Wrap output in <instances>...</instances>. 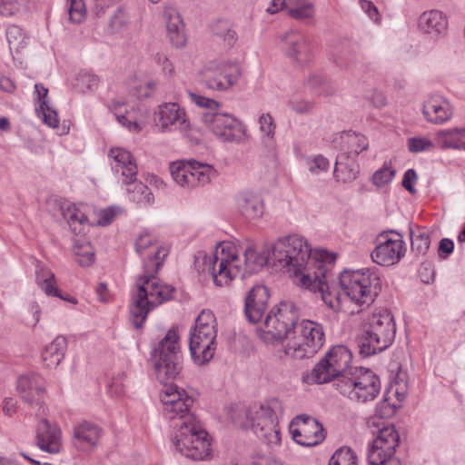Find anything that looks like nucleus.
Masks as SVG:
<instances>
[{"label": "nucleus", "instance_id": "34", "mask_svg": "<svg viewBox=\"0 0 465 465\" xmlns=\"http://www.w3.org/2000/svg\"><path fill=\"white\" fill-rule=\"evenodd\" d=\"M66 349V339L64 336H57L42 352L45 366L49 369L56 368L64 358Z\"/></svg>", "mask_w": 465, "mask_h": 465}, {"label": "nucleus", "instance_id": "21", "mask_svg": "<svg viewBox=\"0 0 465 465\" xmlns=\"http://www.w3.org/2000/svg\"><path fill=\"white\" fill-rule=\"evenodd\" d=\"M452 106L443 96L433 94L423 103L422 114L425 120L433 124H442L452 117Z\"/></svg>", "mask_w": 465, "mask_h": 465}, {"label": "nucleus", "instance_id": "3", "mask_svg": "<svg viewBox=\"0 0 465 465\" xmlns=\"http://www.w3.org/2000/svg\"><path fill=\"white\" fill-rule=\"evenodd\" d=\"M287 237L280 238L274 242L271 248V254L269 250L258 252L252 246H249L243 252V261L239 256L234 243L226 241L218 242L208 258L209 271L213 283L219 287L228 286L238 276L256 272L270 261L273 266L287 271V267H281L273 257L275 244Z\"/></svg>", "mask_w": 465, "mask_h": 465}, {"label": "nucleus", "instance_id": "32", "mask_svg": "<svg viewBox=\"0 0 465 465\" xmlns=\"http://www.w3.org/2000/svg\"><path fill=\"white\" fill-rule=\"evenodd\" d=\"M339 139L341 141V153H344L350 159H353L368 147L367 138L353 132H344L340 134Z\"/></svg>", "mask_w": 465, "mask_h": 465}, {"label": "nucleus", "instance_id": "40", "mask_svg": "<svg viewBox=\"0 0 465 465\" xmlns=\"http://www.w3.org/2000/svg\"><path fill=\"white\" fill-rule=\"evenodd\" d=\"M211 324V330L205 331V339H211L210 342L205 346V363L213 359L216 349L215 340L217 337V322L213 313L205 310V328Z\"/></svg>", "mask_w": 465, "mask_h": 465}, {"label": "nucleus", "instance_id": "50", "mask_svg": "<svg viewBox=\"0 0 465 465\" xmlns=\"http://www.w3.org/2000/svg\"><path fill=\"white\" fill-rule=\"evenodd\" d=\"M307 164L310 172L314 174H318L321 172H326L330 166L328 159L322 154L316 155L312 159H308Z\"/></svg>", "mask_w": 465, "mask_h": 465}, {"label": "nucleus", "instance_id": "31", "mask_svg": "<svg viewBox=\"0 0 465 465\" xmlns=\"http://www.w3.org/2000/svg\"><path fill=\"white\" fill-rule=\"evenodd\" d=\"M159 122L163 129L177 124L181 129L185 128V114L176 103H166L159 106Z\"/></svg>", "mask_w": 465, "mask_h": 465}, {"label": "nucleus", "instance_id": "58", "mask_svg": "<svg viewBox=\"0 0 465 465\" xmlns=\"http://www.w3.org/2000/svg\"><path fill=\"white\" fill-rule=\"evenodd\" d=\"M289 104L292 110L300 114L306 113L312 108V104L308 101L291 100Z\"/></svg>", "mask_w": 465, "mask_h": 465}, {"label": "nucleus", "instance_id": "42", "mask_svg": "<svg viewBox=\"0 0 465 465\" xmlns=\"http://www.w3.org/2000/svg\"><path fill=\"white\" fill-rule=\"evenodd\" d=\"M289 15L294 19L311 17L313 13L312 5L308 0H286Z\"/></svg>", "mask_w": 465, "mask_h": 465}, {"label": "nucleus", "instance_id": "52", "mask_svg": "<svg viewBox=\"0 0 465 465\" xmlns=\"http://www.w3.org/2000/svg\"><path fill=\"white\" fill-rule=\"evenodd\" d=\"M20 10V4L16 0H0V15L12 16Z\"/></svg>", "mask_w": 465, "mask_h": 465}, {"label": "nucleus", "instance_id": "51", "mask_svg": "<svg viewBox=\"0 0 465 465\" xmlns=\"http://www.w3.org/2000/svg\"><path fill=\"white\" fill-rule=\"evenodd\" d=\"M154 242L155 240L150 233H143L135 241V251L140 255H143L144 252L152 247Z\"/></svg>", "mask_w": 465, "mask_h": 465}, {"label": "nucleus", "instance_id": "44", "mask_svg": "<svg viewBox=\"0 0 465 465\" xmlns=\"http://www.w3.org/2000/svg\"><path fill=\"white\" fill-rule=\"evenodd\" d=\"M69 21L73 24H80L86 16L85 5L83 0H65Z\"/></svg>", "mask_w": 465, "mask_h": 465}, {"label": "nucleus", "instance_id": "6", "mask_svg": "<svg viewBox=\"0 0 465 465\" xmlns=\"http://www.w3.org/2000/svg\"><path fill=\"white\" fill-rule=\"evenodd\" d=\"M352 353L343 345L333 346L311 371L302 375L307 384H322L332 381L334 387L343 376H350L357 367L351 366Z\"/></svg>", "mask_w": 465, "mask_h": 465}, {"label": "nucleus", "instance_id": "5", "mask_svg": "<svg viewBox=\"0 0 465 465\" xmlns=\"http://www.w3.org/2000/svg\"><path fill=\"white\" fill-rule=\"evenodd\" d=\"M280 409L281 402L273 398L249 407L232 405L228 415L235 426L252 430L257 437L265 440L269 444H279L281 437L276 411Z\"/></svg>", "mask_w": 465, "mask_h": 465}, {"label": "nucleus", "instance_id": "45", "mask_svg": "<svg viewBox=\"0 0 465 465\" xmlns=\"http://www.w3.org/2000/svg\"><path fill=\"white\" fill-rule=\"evenodd\" d=\"M35 111L38 116L43 118L45 124L53 128L58 126L59 119L57 113L49 106L48 102H42L39 106L35 108Z\"/></svg>", "mask_w": 465, "mask_h": 465}, {"label": "nucleus", "instance_id": "41", "mask_svg": "<svg viewBox=\"0 0 465 465\" xmlns=\"http://www.w3.org/2000/svg\"><path fill=\"white\" fill-rule=\"evenodd\" d=\"M328 465H359V459L351 448L342 446L331 456Z\"/></svg>", "mask_w": 465, "mask_h": 465}, {"label": "nucleus", "instance_id": "13", "mask_svg": "<svg viewBox=\"0 0 465 465\" xmlns=\"http://www.w3.org/2000/svg\"><path fill=\"white\" fill-rule=\"evenodd\" d=\"M335 389L343 396L358 403L373 401L381 391V381L372 371L356 368L350 376H343Z\"/></svg>", "mask_w": 465, "mask_h": 465}, {"label": "nucleus", "instance_id": "63", "mask_svg": "<svg viewBox=\"0 0 465 465\" xmlns=\"http://www.w3.org/2000/svg\"><path fill=\"white\" fill-rule=\"evenodd\" d=\"M376 413L381 417H388L393 413V409L391 404L383 401L379 403L376 408Z\"/></svg>", "mask_w": 465, "mask_h": 465}, {"label": "nucleus", "instance_id": "24", "mask_svg": "<svg viewBox=\"0 0 465 465\" xmlns=\"http://www.w3.org/2000/svg\"><path fill=\"white\" fill-rule=\"evenodd\" d=\"M166 31L171 44L174 47H183L186 43L184 24L178 10L173 6H165L163 13Z\"/></svg>", "mask_w": 465, "mask_h": 465}, {"label": "nucleus", "instance_id": "33", "mask_svg": "<svg viewBox=\"0 0 465 465\" xmlns=\"http://www.w3.org/2000/svg\"><path fill=\"white\" fill-rule=\"evenodd\" d=\"M447 26V19L439 10L424 12L419 18V28L425 34L440 35Z\"/></svg>", "mask_w": 465, "mask_h": 465}, {"label": "nucleus", "instance_id": "35", "mask_svg": "<svg viewBox=\"0 0 465 465\" xmlns=\"http://www.w3.org/2000/svg\"><path fill=\"white\" fill-rule=\"evenodd\" d=\"M436 143L441 149L465 150V127L439 131Z\"/></svg>", "mask_w": 465, "mask_h": 465}, {"label": "nucleus", "instance_id": "37", "mask_svg": "<svg viewBox=\"0 0 465 465\" xmlns=\"http://www.w3.org/2000/svg\"><path fill=\"white\" fill-rule=\"evenodd\" d=\"M359 172V165L353 162V159L347 158L344 153L338 154L333 171L337 181L351 182L357 178Z\"/></svg>", "mask_w": 465, "mask_h": 465}, {"label": "nucleus", "instance_id": "18", "mask_svg": "<svg viewBox=\"0 0 465 465\" xmlns=\"http://www.w3.org/2000/svg\"><path fill=\"white\" fill-rule=\"evenodd\" d=\"M282 41L284 43L283 52L292 63L303 67L312 60V52L308 37L302 32L290 31L286 33Z\"/></svg>", "mask_w": 465, "mask_h": 465}, {"label": "nucleus", "instance_id": "15", "mask_svg": "<svg viewBox=\"0 0 465 465\" xmlns=\"http://www.w3.org/2000/svg\"><path fill=\"white\" fill-rule=\"evenodd\" d=\"M241 75L240 66L228 60H212L205 65V85L213 90L226 91Z\"/></svg>", "mask_w": 465, "mask_h": 465}, {"label": "nucleus", "instance_id": "11", "mask_svg": "<svg viewBox=\"0 0 465 465\" xmlns=\"http://www.w3.org/2000/svg\"><path fill=\"white\" fill-rule=\"evenodd\" d=\"M325 334L322 326L313 321L302 320L297 322L289 338L284 352L293 359L302 360L312 357L323 346Z\"/></svg>", "mask_w": 465, "mask_h": 465}, {"label": "nucleus", "instance_id": "28", "mask_svg": "<svg viewBox=\"0 0 465 465\" xmlns=\"http://www.w3.org/2000/svg\"><path fill=\"white\" fill-rule=\"evenodd\" d=\"M108 156L113 158L115 164L113 169L115 172L121 171L123 178L133 180L137 175V165L130 152L124 148H113L110 150Z\"/></svg>", "mask_w": 465, "mask_h": 465}, {"label": "nucleus", "instance_id": "59", "mask_svg": "<svg viewBox=\"0 0 465 465\" xmlns=\"http://www.w3.org/2000/svg\"><path fill=\"white\" fill-rule=\"evenodd\" d=\"M252 465H282L278 460L265 455H255L252 458Z\"/></svg>", "mask_w": 465, "mask_h": 465}, {"label": "nucleus", "instance_id": "1", "mask_svg": "<svg viewBox=\"0 0 465 465\" xmlns=\"http://www.w3.org/2000/svg\"><path fill=\"white\" fill-rule=\"evenodd\" d=\"M273 257L298 286L318 293L323 302L333 311L341 308L340 292L328 284L329 266L335 255L324 250H312L306 240L299 235H289L279 241L273 248Z\"/></svg>", "mask_w": 465, "mask_h": 465}, {"label": "nucleus", "instance_id": "20", "mask_svg": "<svg viewBox=\"0 0 465 465\" xmlns=\"http://www.w3.org/2000/svg\"><path fill=\"white\" fill-rule=\"evenodd\" d=\"M173 179L182 187L194 188L201 183L203 175V163L194 159L176 161L170 163Z\"/></svg>", "mask_w": 465, "mask_h": 465}, {"label": "nucleus", "instance_id": "10", "mask_svg": "<svg viewBox=\"0 0 465 465\" xmlns=\"http://www.w3.org/2000/svg\"><path fill=\"white\" fill-rule=\"evenodd\" d=\"M299 312L292 302H282L266 316L263 327L257 331L258 337L266 344H278L292 336Z\"/></svg>", "mask_w": 465, "mask_h": 465}, {"label": "nucleus", "instance_id": "8", "mask_svg": "<svg viewBox=\"0 0 465 465\" xmlns=\"http://www.w3.org/2000/svg\"><path fill=\"white\" fill-rule=\"evenodd\" d=\"M178 327L173 326L152 352L156 379L167 386L173 384L182 370Z\"/></svg>", "mask_w": 465, "mask_h": 465}, {"label": "nucleus", "instance_id": "26", "mask_svg": "<svg viewBox=\"0 0 465 465\" xmlns=\"http://www.w3.org/2000/svg\"><path fill=\"white\" fill-rule=\"evenodd\" d=\"M240 213L247 220H255L262 216L264 203L262 197L252 192H242L237 197Z\"/></svg>", "mask_w": 465, "mask_h": 465}, {"label": "nucleus", "instance_id": "29", "mask_svg": "<svg viewBox=\"0 0 465 465\" xmlns=\"http://www.w3.org/2000/svg\"><path fill=\"white\" fill-rule=\"evenodd\" d=\"M203 310H202L195 319L194 325L191 327L189 331V351L191 358L199 366L203 365V323L202 317Z\"/></svg>", "mask_w": 465, "mask_h": 465}, {"label": "nucleus", "instance_id": "19", "mask_svg": "<svg viewBox=\"0 0 465 465\" xmlns=\"http://www.w3.org/2000/svg\"><path fill=\"white\" fill-rule=\"evenodd\" d=\"M17 391L22 400L31 407H38L36 416L45 413L44 397L45 394L44 379L36 373L20 376L17 380Z\"/></svg>", "mask_w": 465, "mask_h": 465}, {"label": "nucleus", "instance_id": "61", "mask_svg": "<svg viewBox=\"0 0 465 465\" xmlns=\"http://www.w3.org/2000/svg\"><path fill=\"white\" fill-rule=\"evenodd\" d=\"M115 115H116L117 121L124 126H126L129 131L138 132L141 130L139 124L136 122L128 120L124 114H115Z\"/></svg>", "mask_w": 465, "mask_h": 465}, {"label": "nucleus", "instance_id": "12", "mask_svg": "<svg viewBox=\"0 0 465 465\" xmlns=\"http://www.w3.org/2000/svg\"><path fill=\"white\" fill-rule=\"evenodd\" d=\"M219 107L220 103L205 98V128L223 142H244L246 126L233 115L218 112Z\"/></svg>", "mask_w": 465, "mask_h": 465}, {"label": "nucleus", "instance_id": "4", "mask_svg": "<svg viewBox=\"0 0 465 465\" xmlns=\"http://www.w3.org/2000/svg\"><path fill=\"white\" fill-rule=\"evenodd\" d=\"M167 254V249L159 247L147 253L148 259L143 262V274L136 281L137 291L129 308L130 321L135 329L143 328L150 311L173 297L175 288L155 277Z\"/></svg>", "mask_w": 465, "mask_h": 465}, {"label": "nucleus", "instance_id": "47", "mask_svg": "<svg viewBox=\"0 0 465 465\" xmlns=\"http://www.w3.org/2000/svg\"><path fill=\"white\" fill-rule=\"evenodd\" d=\"M259 125L261 133L269 139H273L275 134L276 124L270 114H262L259 117Z\"/></svg>", "mask_w": 465, "mask_h": 465}, {"label": "nucleus", "instance_id": "57", "mask_svg": "<svg viewBox=\"0 0 465 465\" xmlns=\"http://www.w3.org/2000/svg\"><path fill=\"white\" fill-rule=\"evenodd\" d=\"M287 1L286 0H269L268 6L266 7V12L274 15L278 12L287 9Z\"/></svg>", "mask_w": 465, "mask_h": 465}, {"label": "nucleus", "instance_id": "43", "mask_svg": "<svg viewBox=\"0 0 465 465\" xmlns=\"http://www.w3.org/2000/svg\"><path fill=\"white\" fill-rule=\"evenodd\" d=\"M74 252L76 257V262L80 266H90L94 262V250L89 242L82 244L76 242L74 246Z\"/></svg>", "mask_w": 465, "mask_h": 465}, {"label": "nucleus", "instance_id": "23", "mask_svg": "<svg viewBox=\"0 0 465 465\" xmlns=\"http://www.w3.org/2000/svg\"><path fill=\"white\" fill-rule=\"evenodd\" d=\"M60 429L43 419L36 427V444L44 451L58 453L61 447Z\"/></svg>", "mask_w": 465, "mask_h": 465}, {"label": "nucleus", "instance_id": "16", "mask_svg": "<svg viewBox=\"0 0 465 465\" xmlns=\"http://www.w3.org/2000/svg\"><path fill=\"white\" fill-rule=\"evenodd\" d=\"M400 444V434L392 425L381 429L369 446L367 459L371 465H380L395 456Z\"/></svg>", "mask_w": 465, "mask_h": 465}, {"label": "nucleus", "instance_id": "53", "mask_svg": "<svg viewBox=\"0 0 465 465\" xmlns=\"http://www.w3.org/2000/svg\"><path fill=\"white\" fill-rule=\"evenodd\" d=\"M359 5L364 13L376 24L381 22V15L378 8L374 5L371 1L360 0Z\"/></svg>", "mask_w": 465, "mask_h": 465}, {"label": "nucleus", "instance_id": "30", "mask_svg": "<svg viewBox=\"0 0 465 465\" xmlns=\"http://www.w3.org/2000/svg\"><path fill=\"white\" fill-rule=\"evenodd\" d=\"M101 436V429L88 421L80 423L74 429V443L77 448L94 447Z\"/></svg>", "mask_w": 465, "mask_h": 465}, {"label": "nucleus", "instance_id": "62", "mask_svg": "<svg viewBox=\"0 0 465 465\" xmlns=\"http://www.w3.org/2000/svg\"><path fill=\"white\" fill-rule=\"evenodd\" d=\"M454 243L451 240L443 238L440 242L439 254L445 253L446 255L450 254L453 252Z\"/></svg>", "mask_w": 465, "mask_h": 465}, {"label": "nucleus", "instance_id": "64", "mask_svg": "<svg viewBox=\"0 0 465 465\" xmlns=\"http://www.w3.org/2000/svg\"><path fill=\"white\" fill-rule=\"evenodd\" d=\"M80 81L87 84L88 89H92L98 84V77L91 74H84L80 75Z\"/></svg>", "mask_w": 465, "mask_h": 465}, {"label": "nucleus", "instance_id": "49", "mask_svg": "<svg viewBox=\"0 0 465 465\" xmlns=\"http://www.w3.org/2000/svg\"><path fill=\"white\" fill-rule=\"evenodd\" d=\"M395 175V171L388 166H384L376 171L372 175V183L376 186L382 187L391 182Z\"/></svg>", "mask_w": 465, "mask_h": 465}, {"label": "nucleus", "instance_id": "46", "mask_svg": "<svg viewBox=\"0 0 465 465\" xmlns=\"http://www.w3.org/2000/svg\"><path fill=\"white\" fill-rule=\"evenodd\" d=\"M6 39L10 48L22 47L25 39L23 30L15 25H9L6 29Z\"/></svg>", "mask_w": 465, "mask_h": 465}, {"label": "nucleus", "instance_id": "7", "mask_svg": "<svg viewBox=\"0 0 465 465\" xmlns=\"http://www.w3.org/2000/svg\"><path fill=\"white\" fill-rule=\"evenodd\" d=\"M395 334L396 325L391 312L388 310L374 312L358 339L360 353L368 357L382 351L391 344Z\"/></svg>", "mask_w": 465, "mask_h": 465}, {"label": "nucleus", "instance_id": "48", "mask_svg": "<svg viewBox=\"0 0 465 465\" xmlns=\"http://www.w3.org/2000/svg\"><path fill=\"white\" fill-rule=\"evenodd\" d=\"M434 143L426 137H412L408 139V148L411 153H420L430 151Z\"/></svg>", "mask_w": 465, "mask_h": 465}, {"label": "nucleus", "instance_id": "60", "mask_svg": "<svg viewBox=\"0 0 465 465\" xmlns=\"http://www.w3.org/2000/svg\"><path fill=\"white\" fill-rule=\"evenodd\" d=\"M115 216V212L113 208H108L104 210L101 213L100 218L98 220V224L102 226H105L110 224Z\"/></svg>", "mask_w": 465, "mask_h": 465}, {"label": "nucleus", "instance_id": "38", "mask_svg": "<svg viewBox=\"0 0 465 465\" xmlns=\"http://www.w3.org/2000/svg\"><path fill=\"white\" fill-rule=\"evenodd\" d=\"M123 183L127 185L129 198L132 201L143 205L153 203V197L151 190L143 183L137 182L136 177L132 181L123 178Z\"/></svg>", "mask_w": 465, "mask_h": 465}, {"label": "nucleus", "instance_id": "25", "mask_svg": "<svg viewBox=\"0 0 465 465\" xmlns=\"http://www.w3.org/2000/svg\"><path fill=\"white\" fill-rule=\"evenodd\" d=\"M35 282L37 286L47 295L58 297L62 300H66L72 303H76L77 301L71 297H64L56 286V278L54 273L46 267L42 262L35 260Z\"/></svg>", "mask_w": 465, "mask_h": 465}, {"label": "nucleus", "instance_id": "14", "mask_svg": "<svg viewBox=\"0 0 465 465\" xmlns=\"http://www.w3.org/2000/svg\"><path fill=\"white\" fill-rule=\"evenodd\" d=\"M378 244L371 252L372 261L382 266L398 263L406 252V244L401 233L390 231L379 234Z\"/></svg>", "mask_w": 465, "mask_h": 465}, {"label": "nucleus", "instance_id": "54", "mask_svg": "<svg viewBox=\"0 0 465 465\" xmlns=\"http://www.w3.org/2000/svg\"><path fill=\"white\" fill-rule=\"evenodd\" d=\"M128 16L122 9H118L111 17L110 25L114 31H118L125 27L128 24Z\"/></svg>", "mask_w": 465, "mask_h": 465}, {"label": "nucleus", "instance_id": "36", "mask_svg": "<svg viewBox=\"0 0 465 465\" xmlns=\"http://www.w3.org/2000/svg\"><path fill=\"white\" fill-rule=\"evenodd\" d=\"M213 36L222 42L226 51L233 48L238 42V34L227 20H217L210 25Z\"/></svg>", "mask_w": 465, "mask_h": 465}, {"label": "nucleus", "instance_id": "2", "mask_svg": "<svg viewBox=\"0 0 465 465\" xmlns=\"http://www.w3.org/2000/svg\"><path fill=\"white\" fill-rule=\"evenodd\" d=\"M163 416L172 420L178 419V431L173 438L175 449L193 460H203V423L190 413L193 399L175 384L167 386L160 394Z\"/></svg>", "mask_w": 465, "mask_h": 465}, {"label": "nucleus", "instance_id": "56", "mask_svg": "<svg viewBox=\"0 0 465 465\" xmlns=\"http://www.w3.org/2000/svg\"><path fill=\"white\" fill-rule=\"evenodd\" d=\"M366 99L370 101L375 108H382L387 104L385 94L377 90L372 91L370 95H366Z\"/></svg>", "mask_w": 465, "mask_h": 465}, {"label": "nucleus", "instance_id": "39", "mask_svg": "<svg viewBox=\"0 0 465 465\" xmlns=\"http://www.w3.org/2000/svg\"><path fill=\"white\" fill-rule=\"evenodd\" d=\"M411 251L416 255H425L430 245V232L426 228L416 226L410 230Z\"/></svg>", "mask_w": 465, "mask_h": 465}, {"label": "nucleus", "instance_id": "17", "mask_svg": "<svg viewBox=\"0 0 465 465\" xmlns=\"http://www.w3.org/2000/svg\"><path fill=\"white\" fill-rule=\"evenodd\" d=\"M292 439L300 445L313 447L325 439L323 426L314 418L301 414L294 417L289 426Z\"/></svg>", "mask_w": 465, "mask_h": 465}, {"label": "nucleus", "instance_id": "27", "mask_svg": "<svg viewBox=\"0 0 465 465\" xmlns=\"http://www.w3.org/2000/svg\"><path fill=\"white\" fill-rule=\"evenodd\" d=\"M50 204L54 205V208L57 209L62 217L67 221L72 231L76 234L81 232L79 226L87 223V216L81 212L74 203H70L64 199H53L50 201Z\"/></svg>", "mask_w": 465, "mask_h": 465}, {"label": "nucleus", "instance_id": "22", "mask_svg": "<svg viewBox=\"0 0 465 465\" xmlns=\"http://www.w3.org/2000/svg\"><path fill=\"white\" fill-rule=\"evenodd\" d=\"M269 298V290L263 285H255L248 292L244 312L250 322H258L262 319L267 309Z\"/></svg>", "mask_w": 465, "mask_h": 465}, {"label": "nucleus", "instance_id": "9", "mask_svg": "<svg viewBox=\"0 0 465 465\" xmlns=\"http://www.w3.org/2000/svg\"><path fill=\"white\" fill-rule=\"evenodd\" d=\"M340 285L351 302L363 310L373 303L381 291V281L369 271H344L340 274Z\"/></svg>", "mask_w": 465, "mask_h": 465}, {"label": "nucleus", "instance_id": "55", "mask_svg": "<svg viewBox=\"0 0 465 465\" xmlns=\"http://www.w3.org/2000/svg\"><path fill=\"white\" fill-rule=\"evenodd\" d=\"M418 179L414 169H409L405 172L402 179V186L411 194L416 193L414 183Z\"/></svg>", "mask_w": 465, "mask_h": 465}]
</instances>
